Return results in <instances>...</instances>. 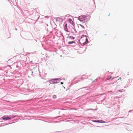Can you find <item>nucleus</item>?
Returning <instances> with one entry per match:
<instances>
[{
    "label": "nucleus",
    "instance_id": "nucleus-2",
    "mask_svg": "<svg viewBox=\"0 0 133 133\" xmlns=\"http://www.w3.org/2000/svg\"><path fill=\"white\" fill-rule=\"evenodd\" d=\"M79 41L80 43L83 45H85L87 44L88 41L87 38L84 35L82 36L81 38L79 39Z\"/></svg>",
    "mask_w": 133,
    "mask_h": 133
},
{
    "label": "nucleus",
    "instance_id": "nucleus-8",
    "mask_svg": "<svg viewBox=\"0 0 133 133\" xmlns=\"http://www.w3.org/2000/svg\"><path fill=\"white\" fill-rule=\"evenodd\" d=\"M67 24H66L65 25V30L67 32H69V31L67 29Z\"/></svg>",
    "mask_w": 133,
    "mask_h": 133
},
{
    "label": "nucleus",
    "instance_id": "nucleus-6",
    "mask_svg": "<svg viewBox=\"0 0 133 133\" xmlns=\"http://www.w3.org/2000/svg\"><path fill=\"white\" fill-rule=\"evenodd\" d=\"M56 20L57 21L59 22H62L63 21V19H62L61 18L59 17L57 18L56 19Z\"/></svg>",
    "mask_w": 133,
    "mask_h": 133
},
{
    "label": "nucleus",
    "instance_id": "nucleus-7",
    "mask_svg": "<svg viewBox=\"0 0 133 133\" xmlns=\"http://www.w3.org/2000/svg\"><path fill=\"white\" fill-rule=\"evenodd\" d=\"M69 22L70 23L73 25L74 22L71 19H69Z\"/></svg>",
    "mask_w": 133,
    "mask_h": 133
},
{
    "label": "nucleus",
    "instance_id": "nucleus-16",
    "mask_svg": "<svg viewBox=\"0 0 133 133\" xmlns=\"http://www.w3.org/2000/svg\"><path fill=\"white\" fill-rule=\"evenodd\" d=\"M32 64V61H31L30 62Z\"/></svg>",
    "mask_w": 133,
    "mask_h": 133
},
{
    "label": "nucleus",
    "instance_id": "nucleus-1",
    "mask_svg": "<svg viewBox=\"0 0 133 133\" xmlns=\"http://www.w3.org/2000/svg\"><path fill=\"white\" fill-rule=\"evenodd\" d=\"M90 16L88 15H83L78 17V19L81 21L86 22L90 19Z\"/></svg>",
    "mask_w": 133,
    "mask_h": 133
},
{
    "label": "nucleus",
    "instance_id": "nucleus-9",
    "mask_svg": "<svg viewBox=\"0 0 133 133\" xmlns=\"http://www.w3.org/2000/svg\"><path fill=\"white\" fill-rule=\"evenodd\" d=\"M75 42L74 41H71V42H68V44H72L74 43Z\"/></svg>",
    "mask_w": 133,
    "mask_h": 133
},
{
    "label": "nucleus",
    "instance_id": "nucleus-13",
    "mask_svg": "<svg viewBox=\"0 0 133 133\" xmlns=\"http://www.w3.org/2000/svg\"><path fill=\"white\" fill-rule=\"evenodd\" d=\"M63 82H61V84H63Z\"/></svg>",
    "mask_w": 133,
    "mask_h": 133
},
{
    "label": "nucleus",
    "instance_id": "nucleus-12",
    "mask_svg": "<svg viewBox=\"0 0 133 133\" xmlns=\"http://www.w3.org/2000/svg\"><path fill=\"white\" fill-rule=\"evenodd\" d=\"M70 38L71 39H74V37L72 36H70Z\"/></svg>",
    "mask_w": 133,
    "mask_h": 133
},
{
    "label": "nucleus",
    "instance_id": "nucleus-15",
    "mask_svg": "<svg viewBox=\"0 0 133 133\" xmlns=\"http://www.w3.org/2000/svg\"><path fill=\"white\" fill-rule=\"evenodd\" d=\"M111 78V77L109 79H108V80L109 79H110V78Z\"/></svg>",
    "mask_w": 133,
    "mask_h": 133
},
{
    "label": "nucleus",
    "instance_id": "nucleus-3",
    "mask_svg": "<svg viewBox=\"0 0 133 133\" xmlns=\"http://www.w3.org/2000/svg\"><path fill=\"white\" fill-rule=\"evenodd\" d=\"M50 84H53L57 83V80L56 79H54L50 80L49 81Z\"/></svg>",
    "mask_w": 133,
    "mask_h": 133
},
{
    "label": "nucleus",
    "instance_id": "nucleus-5",
    "mask_svg": "<svg viewBox=\"0 0 133 133\" xmlns=\"http://www.w3.org/2000/svg\"><path fill=\"white\" fill-rule=\"evenodd\" d=\"M94 122H99V123H105V122L103 120H95L93 121Z\"/></svg>",
    "mask_w": 133,
    "mask_h": 133
},
{
    "label": "nucleus",
    "instance_id": "nucleus-17",
    "mask_svg": "<svg viewBox=\"0 0 133 133\" xmlns=\"http://www.w3.org/2000/svg\"><path fill=\"white\" fill-rule=\"evenodd\" d=\"M71 31H72V30H71Z\"/></svg>",
    "mask_w": 133,
    "mask_h": 133
},
{
    "label": "nucleus",
    "instance_id": "nucleus-4",
    "mask_svg": "<svg viewBox=\"0 0 133 133\" xmlns=\"http://www.w3.org/2000/svg\"><path fill=\"white\" fill-rule=\"evenodd\" d=\"M2 118L3 120H9L11 119V117H10L9 116H5L3 117H2Z\"/></svg>",
    "mask_w": 133,
    "mask_h": 133
},
{
    "label": "nucleus",
    "instance_id": "nucleus-11",
    "mask_svg": "<svg viewBox=\"0 0 133 133\" xmlns=\"http://www.w3.org/2000/svg\"><path fill=\"white\" fill-rule=\"evenodd\" d=\"M79 25L80 26L82 27L84 29V26L83 25H82L81 24H79Z\"/></svg>",
    "mask_w": 133,
    "mask_h": 133
},
{
    "label": "nucleus",
    "instance_id": "nucleus-10",
    "mask_svg": "<svg viewBox=\"0 0 133 133\" xmlns=\"http://www.w3.org/2000/svg\"><path fill=\"white\" fill-rule=\"evenodd\" d=\"M53 98H56V95H54L53 96Z\"/></svg>",
    "mask_w": 133,
    "mask_h": 133
},
{
    "label": "nucleus",
    "instance_id": "nucleus-14",
    "mask_svg": "<svg viewBox=\"0 0 133 133\" xmlns=\"http://www.w3.org/2000/svg\"><path fill=\"white\" fill-rule=\"evenodd\" d=\"M81 79H83V77H81Z\"/></svg>",
    "mask_w": 133,
    "mask_h": 133
}]
</instances>
